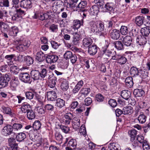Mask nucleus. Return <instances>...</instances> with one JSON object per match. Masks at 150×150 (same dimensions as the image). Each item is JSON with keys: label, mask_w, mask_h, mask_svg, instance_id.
Returning a JSON list of instances; mask_svg holds the SVG:
<instances>
[{"label": "nucleus", "mask_w": 150, "mask_h": 150, "mask_svg": "<svg viewBox=\"0 0 150 150\" xmlns=\"http://www.w3.org/2000/svg\"><path fill=\"white\" fill-rule=\"evenodd\" d=\"M88 26L91 32H95L98 35L104 36L106 34L104 31V25L102 23H99L98 27L96 22L94 21H92L88 23Z\"/></svg>", "instance_id": "1"}, {"label": "nucleus", "mask_w": 150, "mask_h": 150, "mask_svg": "<svg viewBox=\"0 0 150 150\" xmlns=\"http://www.w3.org/2000/svg\"><path fill=\"white\" fill-rule=\"evenodd\" d=\"M20 79L25 83H28L30 84L32 81L30 80V75L27 73H21L20 75Z\"/></svg>", "instance_id": "2"}, {"label": "nucleus", "mask_w": 150, "mask_h": 150, "mask_svg": "<svg viewBox=\"0 0 150 150\" xmlns=\"http://www.w3.org/2000/svg\"><path fill=\"white\" fill-rule=\"evenodd\" d=\"M54 90V91H50L47 92V96L48 100L53 101H54L57 98V89L55 88Z\"/></svg>", "instance_id": "3"}, {"label": "nucleus", "mask_w": 150, "mask_h": 150, "mask_svg": "<svg viewBox=\"0 0 150 150\" xmlns=\"http://www.w3.org/2000/svg\"><path fill=\"white\" fill-rule=\"evenodd\" d=\"M69 33L73 35V39L72 40L73 44L74 45H78L79 41L80 40V36L79 34L77 33L76 32L73 31L72 29L70 30Z\"/></svg>", "instance_id": "4"}, {"label": "nucleus", "mask_w": 150, "mask_h": 150, "mask_svg": "<svg viewBox=\"0 0 150 150\" xmlns=\"http://www.w3.org/2000/svg\"><path fill=\"white\" fill-rule=\"evenodd\" d=\"M16 56L15 54H12L6 55L5 58L7 60L8 64L9 66L13 65L15 62Z\"/></svg>", "instance_id": "5"}, {"label": "nucleus", "mask_w": 150, "mask_h": 150, "mask_svg": "<svg viewBox=\"0 0 150 150\" xmlns=\"http://www.w3.org/2000/svg\"><path fill=\"white\" fill-rule=\"evenodd\" d=\"M13 128L12 126L7 125L4 127L2 129V133L5 136L11 134L12 132Z\"/></svg>", "instance_id": "6"}, {"label": "nucleus", "mask_w": 150, "mask_h": 150, "mask_svg": "<svg viewBox=\"0 0 150 150\" xmlns=\"http://www.w3.org/2000/svg\"><path fill=\"white\" fill-rule=\"evenodd\" d=\"M72 114L71 113H66L63 117V122L65 124H69L72 120Z\"/></svg>", "instance_id": "7"}, {"label": "nucleus", "mask_w": 150, "mask_h": 150, "mask_svg": "<svg viewBox=\"0 0 150 150\" xmlns=\"http://www.w3.org/2000/svg\"><path fill=\"white\" fill-rule=\"evenodd\" d=\"M120 32L117 29H114L110 33L111 38L113 40H117L120 37Z\"/></svg>", "instance_id": "8"}, {"label": "nucleus", "mask_w": 150, "mask_h": 150, "mask_svg": "<svg viewBox=\"0 0 150 150\" xmlns=\"http://www.w3.org/2000/svg\"><path fill=\"white\" fill-rule=\"evenodd\" d=\"M30 74L32 78L34 80L41 79L40 72L38 70H32L30 72Z\"/></svg>", "instance_id": "9"}, {"label": "nucleus", "mask_w": 150, "mask_h": 150, "mask_svg": "<svg viewBox=\"0 0 150 150\" xmlns=\"http://www.w3.org/2000/svg\"><path fill=\"white\" fill-rule=\"evenodd\" d=\"M20 5L25 8H30L31 7V2L30 0H22L20 2Z\"/></svg>", "instance_id": "10"}, {"label": "nucleus", "mask_w": 150, "mask_h": 150, "mask_svg": "<svg viewBox=\"0 0 150 150\" xmlns=\"http://www.w3.org/2000/svg\"><path fill=\"white\" fill-rule=\"evenodd\" d=\"M147 38L144 36H140L136 39L137 43L140 45H145L147 41Z\"/></svg>", "instance_id": "11"}, {"label": "nucleus", "mask_w": 150, "mask_h": 150, "mask_svg": "<svg viewBox=\"0 0 150 150\" xmlns=\"http://www.w3.org/2000/svg\"><path fill=\"white\" fill-rule=\"evenodd\" d=\"M58 59L57 56L55 55H49L46 59V61L48 63L51 64L56 62Z\"/></svg>", "instance_id": "12"}, {"label": "nucleus", "mask_w": 150, "mask_h": 150, "mask_svg": "<svg viewBox=\"0 0 150 150\" xmlns=\"http://www.w3.org/2000/svg\"><path fill=\"white\" fill-rule=\"evenodd\" d=\"M44 108L45 110L49 112L50 115L53 116L55 114L54 112H53L54 109L53 105L50 104H47L45 105Z\"/></svg>", "instance_id": "13"}, {"label": "nucleus", "mask_w": 150, "mask_h": 150, "mask_svg": "<svg viewBox=\"0 0 150 150\" xmlns=\"http://www.w3.org/2000/svg\"><path fill=\"white\" fill-rule=\"evenodd\" d=\"M60 82V87L61 89L64 91L67 90L69 88L68 81L66 79H61Z\"/></svg>", "instance_id": "14"}, {"label": "nucleus", "mask_w": 150, "mask_h": 150, "mask_svg": "<svg viewBox=\"0 0 150 150\" xmlns=\"http://www.w3.org/2000/svg\"><path fill=\"white\" fill-rule=\"evenodd\" d=\"M131 92L127 90H123L121 92V96L122 98L128 100L131 97Z\"/></svg>", "instance_id": "15"}, {"label": "nucleus", "mask_w": 150, "mask_h": 150, "mask_svg": "<svg viewBox=\"0 0 150 150\" xmlns=\"http://www.w3.org/2000/svg\"><path fill=\"white\" fill-rule=\"evenodd\" d=\"M80 119L77 117H75L72 121V126L74 129H77L80 126Z\"/></svg>", "instance_id": "16"}, {"label": "nucleus", "mask_w": 150, "mask_h": 150, "mask_svg": "<svg viewBox=\"0 0 150 150\" xmlns=\"http://www.w3.org/2000/svg\"><path fill=\"white\" fill-rule=\"evenodd\" d=\"M21 109L24 113H27L31 109L30 105L27 103H24L22 104Z\"/></svg>", "instance_id": "17"}, {"label": "nucleus", "mask_w": 150, "mask_h": 150, "mask_svg": "<svg viewBox=\"0 0 150 150\" xmlns=\"http://www.w3.org/2000/svg\"><path fill=\"white\" fill-rule=\"evenodd\" d=\"M19 83V81L17 77H14L11 81L10 85L11 88L15 90Z\"/></svg>", "instance_id": "18"}, {"label": "nucleus", "mask_w": 150, "mask_h": 150, "mask_svg": "<svg viewBox=\"0 0 150 150\" xmlns=\"http://www.w3.org/2000/svg\"><path fill=\"white\" fill-rule=\"evenodd\" d=\"M97 51V47L95 45H92L88 48V52L90 55H93L96 54Z\"/></svg>", "instance_id": "19"}, {"label": "nucleus", "mask_w": 150, "mask_h": 150, "mask_svg": "<svg viewBox=\"0 0 150 150\" xmlns=\"http://www.w3.org/2000/svg\"><path fill=\"white\" fill-rule=\"evenodd\" d=\"M122 42L124 44L127 46H130L132 42V39L129 36H126L123 38Z\"/></svg>", "instance_id": "20"}, {"label": "nucleus", "mask_w": 150, "mask_h": 150, "mask_svg": "<svg viewBox=\"0 0 150 150\" xmlns=\"http://www.w3.org/2000/svg\"><path fill=\"white\" fill-rule=\"evenodd\" d=\"M133 94L136 97H140L144 94V91L142 89H136L133 91Z\"/></svg>", "instance_id": "21"}, {"label": "nucleus", "mask_w": 150, "mask_h": 150, "mask_svg": "<svg viewBox=\"0 0 150 150\" xmlns=\"http://www.w3.org/2000/svg\"><path fill=\"white\" fill-rule=\"evenodd\" d=\"M149 27L148 26V27L142 28L141 29V32L143 36L146 38L148 37V36L150 33V30Z\"/></svg>", "instance_id": "22"}, {"label": "nucleus", "mask_w": 150, "mask_h": 150, "mask_svg": "<svg viewBox=\"0 0 150 150\" xmlns=\"http://www.w3.org/2000/svg\"><path fill=\"white\" fill-rule=\"evenodd\" d=\"M106 10L109 12L114 13V6L113 4L112 3H108L105 5L104 7Z\"/></svg>", "instance_id": "23"}, {"label": "nucleus", "mask_w": 150, "mask_h": 150, "mask_svg": "<svg viewBox=\"0 0 150 150\" xmlns=\"http://www.w3.org/2000/svg\"><path fill=\"white\" fill-rule=\"evenodd\" d=\"M49 86L50 88L54 87L56 85L57 78L55 76L49 77Z\"/></svg>", "instance_id": "24"}, {"label": "nucleus", "mask_w": 150, "mask_h": 150, "mask_svg": "<svg viewBox=\"0 0 150 150\" xmlns=\"http://www.w3.org/2000/svg\"><path fill=\"white\" fill-rule=\"evenodd\" d=\"M123 114L125 115H131L133 112V108L130 106H126L123 108Z\"/></svg>", "instance_id": "25"}, {"label": "nucleus", "mask_w": 150, "mask_h": 150, "mask_svg": "<svg viewBox=\"0 0 150 150\" xmlns=\"http://www.w3.org/2000/svg\"><path fill=\"white\" fill-rule=\"evenodd\" d=\"M81 20V21L79 20H75L73 21V28L74 30H75V29H77L79 28L81 26L83 25V20Z\"/></svg>", "instance_id": "26"}, {"label": "nucleus", "mask_w": 150, "mask_h": 150, "mask_svg": "<svg viewBox=\"0 0 150 150\" xmlns=\"http://www.w3.org/2000/svg\"><path fill=\"white\" fill-rule=\"evenodd\" d=\"M144 17L142 16H138L135 18V23L138 26H140L143 24Z\"/></svg>", "instance_id": "27"}, {"label": "nucleus", "mask_w": 150, "mask_h": 150, "mask_svg": "<svg viewBox=\"0 0 150 150\" xmlns=\"http://www.w3.org/2000/svg\"><path fill=\"white\" fill-rule=\"evenodd\" d=\"M18 32V28L17 27H12L9 31L8 34L11 36H16L17 35Z\"/></svg>", "instance_id": "28"}, {"label": "nucleus", "mask_w": 150, "mask_h": 150, "mask_svg": "<svg viewBox=\"0 0 150 150\" xmlns=\"http://www.w3.org/2000/svg\"><path fill=\"white\" fill-rule=\"evenodd\" d=\"M108 148L109 150H120V145L114 142L109 144Z\"/></svg>", "instance_id": "29"}, {"label": "nucleus", "mask_w": 150, "mask_h": 150, "mask_svg": "<svg viewBox=\"0 0 150 150\" xmlns=\"http://www.w3.org/2000/svg\"><path fill=\"white\" fill-rule=\"evenodd\" d=\"M92 43V40L90 38H85L83 41V45L85 47H88Z\"/></svg>", "instance_id": "30"}, {"label": "nucleus", "mask_w": 150, "mask_h": 150, "mask_svg": "<svg viewBox=\"0 0 150 150\" xmlns=\"http://www.w3.org/2000/svg\"><path fill=\"white\" fill-rule=\"evenodd\" d=\"M125 82L126 85L129 88L132 87L133 85V82L132 80V78L130 76L127 77L125 80Z\"/></svg>", "instance_id": "31"}, {"label": "nucleus", "mask_w": 150, "mask_h": 150, "mask_svg": "<svg viewBox=\"0 0 150 150\" xmlns=\"http://www.w3.org/2000/svg\"><path fill=\"white\" fill-rule=\"evenodd\" d=\"M36 59L38 62H41L45 59V57L43 52L40 51L37 53Z\"/></svg>", "instance_id": "32"}, {"label": "nucleus", "mask_w": 150, "mask_h": 150, "mask_svg": "<svg viewBox=\"0 0 150 150\" xmlns=\"http://www.w3.org/2000/svg\"><path fill=\"white\" fill-rule=\"evenodd\" d=\"M2 111L4 113L9 115L11 116H13L14 114L12 112L11 109L10 108L3 106L2 107Z\"/></svg>", "instance_id": "33"}, {"label": "nucleus", "mask_w": 150, "mask_h": 150, "mask_svg": "<svg viewBox=\"0 0 150 150\" xmlns=\"http://www.w3.org/2000/svg\"><path fill=\"white\" fill-rule=\"evenodd\" d=\"M9 78H7L6 76L4 77L3 80L0 81V89L8 85V82L9 80Z\"/></svg>", "instance_id": "34"}, {"label": "nucleus", "mask_w": 150, "mask_h": 150, "mask_svg": "<svg viewBox=\"0 0 150 150\" xmlns=\"http://www.w3.org/2000/svg\"><path fill=\"white\" fill-rule=\"evenodd\" d=\"M65 101L63 100L58 98L57 99L56 105L59 108H61L65 105Z\"/></svg>", "instance_id": "35"}, {"label": "nucleus", "mask_w": 150, "mask_h": 150, "mask_svg": "<svg viewBox=\"0 0 150 150\" xmlns=\"http://www.w3.org/2000/svg\"><path fill=\"white\" fill-rule=\"evenodd\" d=\"M26 136L24 133L21 132L18 133L16 136V140L18 142H21L23 141L26 138Z\"/></svg>", "instance_id": "36"}, {"label": "nucleus", "mask_w": 150, "mask_h": 150, "mask_svg": "<svg viewBox=\"0 0 150 150\" xmlns=\"http://www.w3.org/2000/svg\"><path fill=\"white\" fill-rule=\"evenodd\" d=\"M65 3L66 4L67 7L68 8H74L76 7V3L74 2L72 0H66Z\"/></svg>", "instance_id": "37"}, {"label": "nucleus", "mask_w": 150, "mask_h": 150, "mask_svg": "<svg viewBox=\"0 0 150 150\" xmlns=\"http://www.w3.org/2000/svg\"><path fill=\"white\" fill-rule=\"evenodd\" d=\"M76 145L77 143L76 140L72 139L69 141L67 146H68L72 148L73 149H74L76 148Z\"/></svg>", "instance_id": "38"}, {"label": "nucleus", "mask_w": 150, "mask_h": 150, "mask_svg": "<svg viewBox=\"0 0 150 150\" xmlns=\"http://www.w3.org/2000/svg\"><path fill=\"white\" fill-rule=\"evenodd\" d=\"M27 116L28 118L30 120L34 119L35 117V112L31 110L27 113Z\"/></svg>", "instance_id": "39"}, {"label": "nucleus", "mask_w": 150, "mask_h": 150, "mask_svg": "<svg viewBox=\"0 0 150 150\" xmlns=\"http://www.w3.org/2000/svg\"><path fill=\"white\" fill-rule=\"evenodd\" d=\"M128 133L131 137V141L133 142L135 139L137 134V131L134 129H132L129 131Z\"/></svg>", "instance_id": "40"}, {"label": "nucleus", "mask_w": 150, "mask_h": 150, "mask_svg": "<svg viewBox=\"0 0 150 150\" xmlns=\"http://www.w3.org/2000/svg\"><path fill=\"white\" fill-rule=\"evenodd\" d=\"M115 47L117 50H121L124 49V46L122 42L120 41H117L114 43Z\"/></svg>", "instance_id": "41"}, {"label": "nucleus", "mask_w": 150, "mask_h": 150, "mask_svg": "<svg viewBox=\"0 0 150 150\" xmlns=\"http://www.w3.org/2000/svg\"><path fill=\"white\" fill-rule=\"evenodd\" d=\"M18 7V6H13L12 7V8H16V13L21 16V15H25V11L22 10L21 8L18 9L17 8Z\"/></svg>", "instance_id": "42"}, {"label": "nucleus", "mask_w": 150, "mask_h": 150, "mask_svg": "<svg viewBox=\"0 0 150 150\" xmlns=\"http://www.w3.org/2000/svg\"><path fill=\"white\" fill-rule=\"evenodd\" d=\"M98 8L96 6H93L90 9V11L91 13V14L95 15H97L98 11Z\"/></svg>", "instance_id": "43"}, {"label": "nucleus", "mask_w": 150, "mask_h": 150, "mask_svg": "<svg viewBox=\"0 0 150 150\" xmlns=\"http://www.w3.org/2000/svg\"><path fill=\"white\" fill-rule=\"evenodd\" d=\"M139 73L141 75L140 76L142 79H144L147 78L148 75V72L147 70L144 69L143 70L142 69L139 71Z\"/></svg>", "instance_id": "44"}, {"label": "nucleus", "mask_w": 150, "mask_h": 150, "mask_svg": "<svg viewBox=\"0 0 150 150\" xmlns=\"http://www.w3.org/2000/svg\"><path fill=\"white\" fill-rule=\"evenodd\" d=\"M41 127V124L39 120L35 121L34 123L33 127L34 130H39Z\"/></svg>", "instance_id": "45"}, {"label": "nucleus", "mask_w": 150, "mask_h": 150, "mask_svg": "<svg viewBox=\"0 0 150 150\" xmlns=\"http://www.w3.org/2000/svg\"><path fill=\"white\" fill-rule=\"evenodd\" d=\"M9 4L8 0H0V8L8 7L9 5Z\"/></svg>", "instance_id": "46"}, {"label": "nucleus", "mask_w": 150, "mask_h": 150, "mask_svg": "<svg viewBox=\"0 0 150 150\" xmlns=\"http://www.w3.org/2000/svg\"><path fill=\"white\" fill-rule=\"evenodd\" d=\"M130 73L131 75L133 76L138 75L139 73L138 69L135 67L133 66L131 68Z\"/></svg>", "instance_id": "47"}, {"label": "nucleus", "mask_w": 150, "mask_h": 150, "mask_svg": "<svg viewBox=\"0 0 150 150\" xmlns=\"http://www.w3.org/2000/svg\"><path fill=\"white\" fill-rule=\"evenodd\" d=\"M146 117L145 115L144 114H141L139 116L138 120L140 123L143 124L146 122Z\"/></svg>", "instance_id": "48"}, {"label": "nucleus", "mask_w": 150, "mask_h": 150, "mask_svg": "<svg viewBox=\"0 0 150 150\" xmlns=\"http://www.w3.org/2000/svg\"><path fill=\"white\" fill-rule=\"evenodd\" d=\"M90 90L89 88H83L81 90L80 92L83 95L86 96L89 93Z\"/></svg>", "instance_id": "49"}, {"label": "nucleus", "mask_w": 150, "mask_h": 150, "mask_svg": "<svg viewBox=\"0 0 150 150\" xmlns=\"http://www.w3.org/2000/svg\"><path fill=\"white\" fill-rule=\"evenodd\" d=\"M120 30V33L123 35H127L129 31L127 27L125 26H121Z\"/></svg>", "instance_id": "50"}, {"label": "nucleus", "mask_w": 150, "mask_h": 150, "mask_svg": "<svg viewBox=\"0 0 150 150\" xmlns=\"http://www.w3.org/2000/svg\"><path fill=\"white\" fill-rule=\"evenodd\" d=\"M24 58L26 60L27 65L28 66H30L33 63V60L31 57L29 56H27Z\"/></svg>", "instance_id": "51"}, {"label": "nucleus", "mask_w": 150, "mask_h": 150, "mask_svg": "<svg viewBox=\"0 0 150 150\" xmlns=\"http://www.w3.org/2000/svg\"><path fill=\"white\" fill-rule=\"evenodd\" d=\"M39 14V15L40 16V20L42 21L47 19L50 17V15L47 13H41V14Z\"/></svg>", "instance_id": "52"}, {"label": "nucleus", "mask_w": 150, "mask_h": 150, "mask_svg": "<svg viewBox=\"0 0 150 150\" xmlns=\"http://www.w3.org/2000/svg\"><path fill=\"white\" fill-rule=\"evenodd\" d=\"M87 3L86 1H81L78 5L77 8H80V10L81 9L84 8L86 6Z\"/></svg>", "instance_id": "53"}, {"label": "nucleus", "mask_w": 150, "mask_h": 150, "mask_svg": "<svg viewBox=\"0 0 150 150\" xmlns=\"http://www.w3.org/2000/svg\"><path fill=\"white\" fill-rule=\"evenodd\" d=\"M4 30H7V28L6 27V25L2 21H0V30L1 32L4 31Z\"/></svg>", "instance_id": "54"}, {"label": "nucleus", "mask_w": 150, "mask_h": 150, "mask_svg": "<svg viewBox=\"0 0 150 150\" xmlns=\"http://www.w3.org/2000/svg\"><path fill=\"white\" fill-rule=\"evenodd\" d=\"M60 127L62 131L65 133H69V132L70 131L69 127L67 126L61 125L60 126Z\"/></svg>", "instance_id": "55"}, {"label": "nucleus", "mask_w": 150, "mask_h": 150, "mask_svg": "<svg viewBox=\"0 0 150 150\" xmlns=\"http://www.w3.org/2000/svg\"><path fill=\"white\" fill-rule=\"evenodd\" d=\"M142 147L144 150H150V146L146 140L142 142Z\"/></svg>", "instance_id": "56"}, {"label": "nucleus", "mask_w": 150, "mask_h": 150, "mask_svg": "<svg viewBox=\"0 0 150 150\" xmlns=\"http://www.w3.org/2000/svg\"><path fill=\"white\" fill-rule=\"evenodd\" d=\"M109 104L111 107L113 108L115 107L117 104V103L115 99H111L110 100L108 101Z\"/></svg>", "instance_id": "57"}, {"label": "nucleus", "mask_w": 150, "mask_h": 150, "mask_svg": "<svg viewBox=\"0 0 150 150\" xmlns=\"http://www.w3.org/2000/svg\"><path fill=\"white\" fill-rule=\"evenodd\" d=\"M49 29L52 32H56L58 30V26L54 24H52L49 27Z\"/></svg>", "instance_id": "58"}, {"label": "nucleus", "mask_w": 150, "mask_h": 150, "mask_svg": "<svg viewBox=\"0 0 150 150\" xmlns=\"http://www.w3.org/2000/svg\"><path fill=\"white\" fill-rule=\"evenodd\" d=\"M96 100L99 102L103 101L104 99L103 96L100 94H97L96 96Z\"/></svg>", "instance_id": "59"}, {"label": "nucleus", "mask_w": 150, "mask_h": 150, "mask_svg": "<svg viewBox=\"0 0 150 150\" xmlns=\"http://www.w3.org/2000/svg\"><path fill=\"white\" fill-rule=\"evenodd\" d=\"M127 60L126 58L121 56L117 62L119 63L120 65H123L126 62Z\"/></svg>", "instance_id": "60"}, {"label": "nucleus", "mask_w": 150, "mask_h": 150, "mask_svg": "<svg viewBox=\"0 0 150 150\" xmlns=\"http://www.w3.org/2000/svg\"><path fill=\"white\" fill-rule=\"evenodd\" d=\"M56 139L59 142H62V136L59 133L57 132L55 134Z\"/></svg>", "instance_id": "61"}, {"label": "nucleus", "mask_w": 150, "mask_h": 150, "mask_svg": "<svg viewBox=\"0 0 150 150\" xmlns=\"http://www.w3.org/2000/svg\"><path fill=\"white\" fill-rule=\"evenodd\" d=\"M50 42L52 48L55 49H57L58 48L59 45L57 42L53 40H51Z\"/></svg>", "instance_id": "62"}, {"label": "nucleus", "mask_w": 150, "mask_h": 150, "mask_svg": "<svg viewBox=\"0 0 150 150\" xmlns=\"http://www.w3.org/2000/svg\"><path fill=\"white\" fill-rule=\"evenodd\" d=\"M22 125L20 123H14L12 126L13 128L17 130H20L22 127Z\"/></svg>", "instance_id": "63"}, {"label": "nucleus", "mask_w": 150, "mask_h": 150, "mask_svg": "<svg viewBox=\"0 0 150 150\" xmlns=\"http://www.w3.org/2000/svg\"><path fill=\"white\" fill-rule=\"evenodd\" d=\"M73 55L71 52L70 51L66 52L64 54V57L66 59H70Z\"/></svg>", "instance_id": "64"}]
</instances>
